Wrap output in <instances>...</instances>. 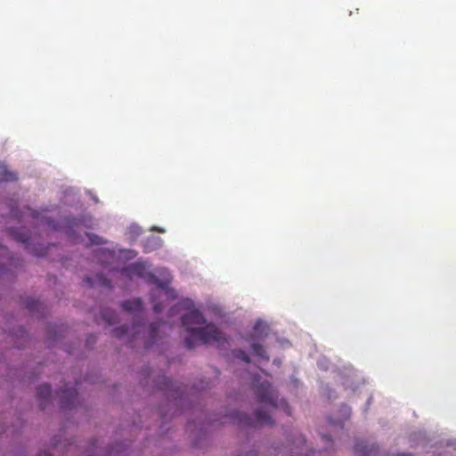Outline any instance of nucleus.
Here are the masks:
<instances>
[{
	"mask_svg": "<svg viewBox=\"0 0 456 456\" xmlns=\"http://www.w3.org/2000/svg\"><path fill=\"white\" fill-rule=\"evenodd\" d=\"M134 249L122 248L113 242L108 243L105 248L94 250V259L114 275L118 273L121 278L133 280L140 278L146 283L154 285L151 291V300L155 313L164 309L163 302L175 297V292L169 287L172 277L167 268L156 267L148 261L138 260L129 265L123 266L128 260L136 256Z\"/></svg>",
	"mask_w": 456,
	"mask_h": 456,
	"instance_id": "obj_1",
	"label": "nucleus"
},
{
	"mask_svg": "<svg viewBox=\"0 0 456 456\" xmlns=\"http://www.w3.org/2000/svg\"><path fill=\"white\" fill-rule=\"evenodd\" d=\"M250 381L261 408L256 409L252 416L242 411H232L221 419L222 423L232 422L244 427L269 425L273 423V410L281 409L290 414L287 402L283 398L279 399L276 390L265 378L260 374H253L250 375Z\"/></svg>",
	"mask_w": 456,
	"mask_h": 456,
	"instance_id": "obj_2",
	"label": "nucleus"
},
{
	"mask_svg": "<svg viewBox=\"0 0 456 456\" xmlns=\"http://www.w3.org/2000/svg\"><path fill=\"white\" fill-rule=\"evenodd\" d=\"M180 311H183L180 321L185 332L183 342L186 348L194 349L200 345L221 343L225 339L220 329L214 322H208L191 299L181 300L170 309L169 315L174 316Z\"/></svg>",
	"mask_w": 456,
	"mask_h": 456,
	"instance_id": "obj_3",
	"label": "nucleus"
},
{
	"mask_svg": "<svg viewBox=\"0 0 456 456\" xmlns=\"http://www.w3.org/2000/svg\"><path fill=\"white\" fill-rule=\"evenodd\" d=\"M121 308L126 314L134 318L133 327L128 330L126 326H120L113 330V335L126 343H133L137 340H142L146 347L153 345L160 332H164L167 324L163 322H154L150 325L142 323L141 318L143 315V305L141 298H133L124 300L121 303Z\"/></svg>",
	"mask_w": 456,
	"mask_h": 456,
	"instance_id": "obj_4",
	"label": "nucleus"
},
{
	"mask_svg": "<svg viewBox=\"0 0 456 456\" xmlns=\"http://www.w3.org/2000/svg\"><path fill=\"white\" fill-rule=\"evenodd\" d=\"M42 222L47 225L49 228L53 230H60L61 227L57 225L55 221L52 220L50 217H45L42 220ZM93 221L91 218H84V219H66L64 221V225L61 227L65 234L72 239V240L76 243L84 241V236L87 237L88 241L92 245H102L106 244L107 241L101 236L86 232L84 231V228H92Z\"/></svg>",
	"mask_w": 456,
	"mask_h": 456,
	"instance_id": "obj_5",
	"label": "nucleus"
},
{
	"mask_svg": "<svg viewBox=\"0 0 456 456\" xmlns=\"http://www.w3.org/2000/svg\"><path fill=\"white\" fill-rule=\"evenodd\" d=\"M269 327L262 320H257L255 322L253 330L249 336L246 338V342L248 344L251 354L255 356L259 362L261 361H268L269 355L263 345L265 338L268 336Z\"/></svg>",
	"mask_w": 456,
	"mask_h": 456,
	"instance_id": "obj_6",
	"label": "nucleus"
},
{
	"mask_svg": "<svg viewBox=\"0 0 456 456\" xmlns=\"http://www.w3.org/2000/svg\"><path fill=\"white\" fill-rule=\"evenodd\" d=\"M289 448L273 445L270 449V456H319L320 452L313 451L305 444V439L301 434H295L289 439Z\"/></svg>",
	"mask_w": 456,
	"mask_h": 456,
	"instance_id": "obj_7",
	"label": "nucleus"
},
{
	"mask_svg": "<svg viewBox=\"0 0 456 456\" xmlns=\"http://www.w3.org/2000/svg\"><path fill=\"white\" fill-rule=\"evenodd\" d=\"M6 232L15 240L21 242L25 248L32 254L41 256L45 254V248L42 245L36 246L32 243V239L25 228L7 227Z\"/></svg>",
	"mask_w": 456,
	"mask_h": 456,
	"instance_id": "obj_8",
	"label": "nucleus"
},
{
	"mask_svg": "<svg viewBox=\"0 0 456 456\" xmlns=\"http://www.w3.org/2000/svg\"><path fill=\"white\" fill-rule=\"evenodd\" d=\"M55 396L59 399L61 407L63 409H72L78 402L77 390L71 384L65 383L55 393Z\"/></svg>",
	"mask_w": 456,
	"mask_h": 456,
	"instance_id": "obj_9",
	"label": "nucleus"
},
{
	"mask_svg": "<svg viewBox=\"0 0 456 456\" xmlns=\"http://www.w3.org/2000/svg\"><path fill=\"white\" fill-rule=\"evenodd\" d=\"M157 386L163 385V389H167L168 391V397H172L174 399V403L177 405L180 403L183 400V391L181 388L173 383L172 380H170L167 377H161V382L157 383Z\"/></svg>",
	"mask_w": 456,
	"mask_h": 456,
	"instance_id": "obj_10",
	"label": "nucleus"
},
{
	"mask_svg": "<svg viewBox=\"0 0 456 456\" xmlns=\"http://www.w3.org/2000/svg\"><path fill=\"white\" fill-rule=\"evenodd\" d=\"M351 415V410L348 406L343 405L339 410V415L335 416L331 415L328 419V422L330 427H332L334 429L336 428H344L345 424L344 422L349 419Z\"/></svg>",
	"mask_w": 456,
	"mask_h": 456,
	"instance_id": "obj_11",
	"label": "nucleus"
},
{
	"mask_svg": "<svg viewBox=\"0 0 456 456\" xmlns=\"http://www.w3.org/2000/svg\"><path fill=\"white\" fill-rule=\"evenodd\" d=\"M0 277L5 272V261L8 262L10 267H18L17 261L18 259L14 258L12 256L10 255V252L8 248L3 245L0 244Z\"/></svg>",
	"mask_w": 456,
	"mask_h": 456,
	"instance_id": "obj_12",
	"label": "nucleus"
},
{
	"mask_svg": "<svg viewBox=\"0 0 456 456\" xmlns=\"http://www.w3.org/2000/svg\"><path fill=\"white\" fill-rule=\"evenodd\" d=\"M37 399L42 409L53 400L52 389L49 384L45 383L37 387Z\"/></svg>",
	"mask_w": 456,
	"mask_h": 456,
	"instance_id": "obj_13",
	"label": "nucleus"
},
{
	"mask_svg": "<svg viewBox=\"0 0 456 456\" xmlns=\"http://www.w3.org/2000/svg\"><path fill=\"white\" fill-rule=\"evenodd\" d=\"M378 450L375 444H369L364 441H357L354 445V452L357 456H375Z\"/></svg>",
	"mask_w": 456,
	"mask_h": 456,
	"instance_id": "obj_14",
	"label": "nucleus"
},
{
	"mask_svg": "<svg viewBox=\"0 0 456 456\" xmlns=\"http://www.w3.org/2000/svg\"><path fill=\"white\" fill-rule=\"evenodd\" d=\"M163 245V240L159 236L151 235L143 242L142 247L145 253H150L160 248Z\"/></svg>",
	"mask_w": 456,
	"mask_h": 456,
	"instance_id": "obj_15",
	"label": "nucleus"
},
{
	"mask_svg": "<svg viewBox=\"0 0 456 456\" xmlns=\"http://www.w3.org/2000/svg\"><path fill=\"white\" fill-rule=\"evenodd\" d=\"M444 446V451L436 450L435 452L436 456H455L456 452V439L446 440L441 442L440 447Z\"/></svg>",
	"mask_w": 456,
	"mask_h": 456,
	"instance_id": "obj_16",
	"label": "nucleus"
},
{
	"mask_svg": "<svg viewBox=\"0 0 456 456\" xmlns=\"http://www.w3.org/2000/svg\"><path fill=\"white\" fill-rule=\"evenodd\" d=\"M84 281L91 287L98 285L101 287L110 288L112 286L111 280L103 274H97L95 279L92 277H86Z\"/></svg>",
	"mask_w": 456,
	"mask_h": 456,
	"instance_id": "obj_17",
	"label": "nucleus"
},
{
	"mask_svg": "<svg viewBox=\"0 0 456 456\" xmlns=\"http://www.w3.org/2000/svg\"><path fill=\"white\" fill-rule=\"evenodd\" d=\"M142 233V229L136 224H130L126 232L127 240L133 244Z\"/></svg>",
	"mask_w": 456,
	"mask_h": 456,
	"instance_id": "obj_18",
	"label": "nucleus"
},
{
	"mask_svg": "<svg viewBox=\"0 0 456 456\" xmlns=\"http://www.w3.org/2000/svg\"><path fill=\"white\" fill-rule=\"evenodd\" d=\"M101 316H102V320L104 321V322L110 326L116 323L117 319H118V315H117L116 312L110 308L103 309L102 311Z\"/></svg>",
	"mask_w": 456,
	"mask_h": 456,
	"instance_id": "obj_19",
	"label": "nucleus"
},
{
	"mask_svg": "<svg viewBox=\"0 0 456 456\" xmlns=\"http://www.w3.org/2000/svg\"><path fill=\"white\" fill-rule=\"evenodd\" d=\"M17 179V175L10 171L6 166L0 165V183L14 181Z\"/></svg>",
	"mask_w": 456,
	"mask_h": 456,
	"instance_id": "obj_20",
	"label": "nucleus"
},
{
	"mask_svg": "<svg viewBox=\"0 0 456 456\" xmlns=\"http://www.w3.org/2000/svg\"><path fill=\"white\" fill-rule=\"evenodd\" d=\"M354 379L358 380L357 371L355 370H354L353 368L349 367L348 368V375L346 378L344 385L346 387H351L353 390H354L355 387H354Z\"/></svg>",
	"mask_w": 456,
	"mask_h": 456,
	"instance_id": "obj_21",
	"label": "nucleus"
},
{
	"mask_svg": "<svg viewBox=\"0 0 456 456\" xmlns=\"http://www.w3.org/2000/svg\"><path fill=\"white\" fill-rule=\"evenodd\" d=\"M1 215L9 216L10 217L12 218H17L19 216V210L16 202L11 200V202L8 203L7 211L2 212Z\"/></svg>",
	"mask_w": 456,
	"mask_h": 456,
	"instance_id": "obj_22",
	"label": "nucleus"
},
{
	"mask_svg": "<svg viewBox=\"0 0 456 456\" xmlns=\"http://www.w3.org/2000/svg\"><path fill=\"white\" fill-rule=\"evenodd\" d=\"M25 304L30 313L38 312L41 305L38 300L32 297L27 298Z\"/></svg>",
	"mask_w": 456,
	"mask_h": 456,
	"instance_id": "obj_23",
	"label": "nucleus"
},
{
	"mask_svg": "<svg viewBox=\"0 0 456 456\" xmlns=\"http://www.w3.org/2000/svg\"><path fill=\"white\" fill-rule=\"evenodd\" d=\"M232 355L244 363H249L250 362L249 355L242 349H234L232 351Z\"/></svg>",
	"mask_w": 456,
	"mask_h": 456,
	"instance_id": "obj_24",
	"label": "nucleus"
},
{
	"mask_svg": "<svg viewBox=\"0 0 456 456\" xmlns=\"http://www.w3.org/2000/svg\"><path fill=\"white\" fill-rule=\"evenodd\" d=\"M328 363H329V362H328V360H327V359H325V358H321V359H319V360H318V362H317L318 366H319L321 369H322V370H328V369H329V366H328L329 364H328Z\"/></svg>",
	"mask_w": 456,
	"mask_h": 456,
	"instance_id": "obj_25",
	"label": "nucleus"
},
{
	"mask_svg": "<svg viewBox=\"0 0 456 456\" xmlns=\"http://www.w3.org/2000/svg\"><path fill=\"white\" fill-rule=\"evenodd\" d=\"M151 230L153 231V232H161V233H164L166 232L164 228H161V227H159V226H155V225L152 226L151 228Z\"/></svg>",
	"mask_w": 456,
	"mask_h": 456,
	"instance_id": "obj_26",
	"label": "nucleus"
},
{
	"mask_svg": "<svg viewBox=\"0 0 456 456\" xmlns=\"http://www.w3.org/2000/svg\"><path fill=\"white\" fill-rule=\"evenodd\" d=\"M94 342V336H91L90 338H87L86 340V345L87 346H91V345Z\"/></svg>",
	"mask_w": 456,
	"mask_h": 456,
	"instance_id": "obj_27",
	"label": "nucleus"
},
{
	"mask_svg": "<svg viewBox=\"0 0 456 456\" xmlns=\"http://www.w3.org/2000/svg\"><path fill=\"white\" fill-rule=\"evenodd\" d=\"M278 341L281 343V346H286L289 344V342L285 338L279 339Z\"/></svg>",
	"mask_w": 456,
	"mask_h": 456,
	"instance_id": "obj_28",
	"label": "nucleus"
},
{
	"mask_svg": "<svg viewBox=\"0 0 456 456\" xmlns=\"http://www.w3.org/2000/svg\"><path fill=\"white\" fill-rule=\"evenodd\" d=\"M322 440L327 443H331L330 436H323Z\"/></svg>",
	"mask_w": 456,
	"mask_h": 456,
	"instance_id": "obj_29",
	"label": "nucleus"
},
{
	"mask_svg": "<svg viewBox=\"0 0 456 456\" xmlns=\"http://www.w3.org/2000/svg\"><path fill=\"white\" fill-rule=\"evenodd\" d=\"M149 379H153L152 373L151 370L147 369V373L145 374Z\"/></svg>",
	"mask_w": 456,
	"mask_h": 456,
	"instance_id": "obj_30",
	"label": "nucleus"
},
{
	"mask_svg": "<svg viewBox=\"0 0 456 456\" xmlns=\"http://www.w3.org/2000/svg\"><path fill=\"white\" fill-rule=\"evenodd\" d=\"M37 456H51V455L48 454L47 452H41Z\"/></svg>",
	"mask_w": 456,
	"mask_h": 456,
	"instance_id": "obj_31",
	"label": "nucleus"
},
{
	"mask_svg": "<svg viewBox=\"0 0 456 456\" xmlns=\"http://www.w3.org/2000/svg\"><path fill=\"white\" fill-rule=\"evenodd\" d=\"M397 456H412V455L410 453H399V454H397Z\"/></svg>",
	"mask_w": 456,
	"mask_h": 456,
	"instance_id": "obj_32",
	"label": "nucleus"
},
{
	"mask_svg": "<svg viewBox=\"0 0 456 456\" xmlns=\"http://www.w3.org/2000/svg\"><path fill=\"white\" fill-rule=\"evenodd\" d=\"M293 382L295 383V386L297 387L298 381L297 379H293Z\"/></svg>",
	"mask_w": 456,
	"mask_h": 456,
	"instance_id": "obj_33",
	"label": "nucleus"
},
{
	"mask_svg": "<svg viewBox=\"0 0 456 456\" xmlns=\"http://www.w3.org/2000/svg\"><path fill=\"white\" fill-rule=\"evenodd\" d=\"M207 386L202 385L200 387L197 388V390L204 389Z\"/></svg>",
	"mask_w": 456,
	"mask_h": 456,
	"instance_id": "obj_34",
	"label": "nucleus"
}]
</instances>
